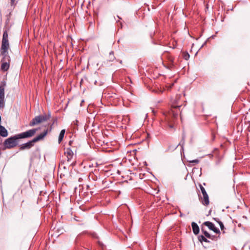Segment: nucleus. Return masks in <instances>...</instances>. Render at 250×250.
I'll return each instance as SVG.
<instances>
[{
	"instance_id": "nucleus-20",
	"label": "nucleus",
	"mask_w": 250,
	"mask_h": 250,
	"mask_svg": "<svg viewBox=\"0 0 250 250\" xmlns=\"http://www.w3.org/2000/svg\"><path fill=\"white\" fill-rule=\"evenodd\" d=\"M219 224L220 225L221 229L223 231V232H224V229H225V227H224L223 223L222 222H219Z\"/></svg>"
},
{
	"instance_id": "nucleus-3",
	"label": "nucleus",
	"mask_w": 250,
	"mask_h": 250,
	"mask_svg": "<svg viewBox=\"0 0 250 250\" xmlns=\"http://www.w3.org/2000/svg\"><path fill=\"white\" fill-rule=\"evenodd\" d=\"M171 109L168 111L167 116H170L173 119H176L178 117L179 113L180 111V108L182 106V103L180 101V96H176L174 99L171 101Z\"/></svg>"
},
{
	"instance_id": "nucleus-8",
	"label": "nucleus",
	"mask_w": 250,
	"mask_h": 250,
	"mask_svg": "<svg viewBox=\"0 0 250 250\" xmlns=\"http://www.w3.org/2000/svg\"><path fill=\"white\" fill-rule=\"evenodd\" d=\"M203 225L207 226L210 230H212L213 232L217 234H220V231L218 229L214 226V225L211 222L206 221L203 223Z\"/></svg>"
},
{
	"instance_id": "nucleus-10",
	"label": "nucleus",
	"mask_w": 250,
	"mask_h": 250,
	"mask_svg": "<svg viewBox=\"0 0 250 250\" xmlns=\"http://www.w3.org/2000/svg\"><path fill=\"white\" fill-rule=\"evenodd\" d=\"M64 154L67 157V161L68 162H70L72 160V159L73 157V155H74L73 152L72 151V150L70 148H67L66 149V151L64 152Z\"/></svg>"
},
{
	"instance_id": "nucleus-9",
	"label": "nucleus",
	"mask_w": 250,
	"mask_h": 250,
	"mask_svg": "<svg viewBox=\"0 0 250 250\" xmlns=\"http://www.w3.org/2000/svg\"><path fill=\"white\" fill-rule=\"evenodd\" d=\"M167 57L168 62L167 68L171 69L174 67V57L170 54H168Z\"/></svg>"
},
{
	"instance_id": "nucleus-7",
	"label": "nucleus",
	"mask_w": 250,
	"mask_h": 250,
	"mask_svg": "<svg viewBox=\"0 0 250 250\" xmlns=\"http://www.w3.org/2000/svg\"><path fill=\"white\" fill-rule=\"evenodd\" d=\"M6 86V83L2 82L0 84V108H2L5 105L4 101V89Z\"/></svg>"
},
{
	"instance_id": "nucleus-14",
	"label": "nucleus",
	"mask_w": 250,
	"mask_h": 250,
	"mask_svg": "<svg viewBox=\"0 0 250 250\" xmlns=\"http://www.w3.org/2000/svg\"><path fill=\"white\" fill-rule=\"evenodd\" d=\"M198 240L201 243H203V242L206 243H209V241L207 239L206 236L203 235H200L198 236Z\"/></svg>"
},
{
	"instance_id": "nucleus-25",
	"label": "nucleus",
	"mask_w": 250,
	"mask_h": 250,
	"mask_svg": "<svg viewBox=\"0 0 250 250\" xmlns=\"http://www.w3.org/2000/svg\"><path fill=\"white\" fill-rule=\"evenodd\" d=\"M112 55H113V51H111V52L110 53V54H109V55H110V56H111Z\"/></svg>"
},
{
	"instance_id": "nucleus-6",
	"label": "nucleus",
	"mask_w": 250,
	"mask_h": 250,
	"mask_svg": "<svg viewBox=\"0 0 250 250\" xmlns=\"http://www.w3.org/2000/svg\"><path fill=\"white\" fill-rule=\"evenodd\" d=\"M199 187L203 194V197L199 196V199L203 205L207 206L209 205V203L208 196L206 191L205 188L201 184H199Z\"/></svg>"
},
{
	"instance_id": "nucleus-17",
	"label": "nucleus",
	"mask_w": 250,
	"mask_h": 250,
	"mask_svg": "<svg viewBox=\"0 0 250 250\" xmlns=\"http://www.w3.org/2000/svg\"><path fill=\"white\" fill-rule=\"evenodd\" d=\"M189 163L190 164L191 166H193L195 164H197L199 163V160L198 159H195L193 160H190L188 161Z\"/></svg>"
},
{
	"instance_id": "nucleus-4",
	"label": "nucleus",
	"mask_w": 250,
	"mask_h": 250,
	"mask_svg": "<svg viewBox=\"0 0 250 250\" xmlns=\"http://www.w3.org/2000/svg\"><path fill=\"white\" fill-rule=\"evenodd\" d=\"M48 133V129H46L42 133H41L32 140L27 142L26 143L22 144L19 146V150L20 151L24 150L25 149H29L31 148L35 143L42 140Z\"/></svg>"
},
{
	"instance_id": "nucleus-19",
	"label": "nucleus",
	"mask_w": 250,
	"mask_h": 250,
	"mask_svg": "<svg viewBox=\"0 0 250 250\" xmlns=\"http://www.w3.org/2000/svg\"><path fill=\"white\" fill-rule=\"evenodd\" d=\"M183 57L186 60H188L189 58V55L187 52L184 53Z\"/></svg>"
},
{
	"instance_id": "nucleus-11",
	"label": "nucleus",
	"mask_w": 250,
	"mask_h": 250,
	"mask_svg": "<svg viewBox=\"0 0 250 250\" xmlns=\"http://www.w3.org/2000/svg\"><path fill=\"white\" fill-rule=\"evenodd\" d=\"M201 231L204 234L205 236L208 238L212 240L216 238L215 236L211 235L207 230H206L203 226H201Z\"/></svg>"
},
{
	"instance_id": "nucleus-15",
	"label": "nucleus",
	"mask_w": 250,
	"mask_h": 250,
	"mask_svg": "<svg viewBox=\"0 0 250 250\" xmlns=\"http://www.w3.org/2000/svg\"><path fill=\"white\" fill-rule=\"evenodd\" d=\"M65 132V129H62L61 131L60 134H59V139H58V142L59 144L61 143V142L62 141V139L64 137Z\"/></svg>"
},
{
	"instance_id": "nucleus-12",
	"label": "nucleus",
	"mask_w": 250,
	"mask_h": 250,
	"mask_svg": "<svg viewBox=\"0 0 250 250\" xmlns=\"http://www.w3.org/2000/svg\"><path fill=\"white\" fill-rule=\"evenodd\" d=\"M191 227L193 233L195 235H197L200 231V229L197 223L194 222L191 223Z\"/></svg>"
},
{
	"instance_id": "nucleus-13",
	"label": "nucleus",
	"mask_w": 250,
	"mask_h": 250,
	"mask_svg": "<svg viewBox=\"0 0 250 250\" xmlns=\"http://www.w3.org/2000/svg\"><path fill=\"white\" fill-rule=\"evenodd\" d=\"M0 135L2 137H5L8 135V132L6 129L2 125H0Z\"/></svg>"
},
{
	"instance_id": "nucleus-5",
	"label": "nucleus",
	"mask_w": 250,
	"mask_h": 250,
	"mask_svg": "<svg viewBox=\"0 0 250 250\" xmlns=\"http://www.w3.org/2000/svg\"><path fill=\"white\" fill-rule=\"evenodd\" d=\"M51 118L50 113H48L47 114L40 115L36 116L33 118L31 121L29 123V125L30 126H33L38 124H39L42 122L47 121Z\"/></svg>"
},
{
	"instance_id": "nucleus-1",
	"label": "nucleus",
	"mask_w": 250,
	"mask_h": 250,
	"mask_svg": "<svg viewBox=\"0 0 250 250\" xmlns=\"http://www.w3.org/2000/svg\"><path fill=\"white\" fill-rule=\"evenodd\" d=\"M9 48L8 32L7 30H5L3 33L0 51V54L2 57L1 60L0 69L4 72L7 71L10 67L11 60L10 57L8 55Z\"/></svg>"
},
{
	"instance_id": "nucleus-26",
	"label": "nucleus",
	"mask_w": 250,
	"mask_h": 250,
	"mask_svg": "<svg viewBox=\"0 0 250 250\" xmlns=\"http://www.w3.org/2000/svg\"><path fill=\"white\" fill-rule=\"evenodd\" d=\"M71 143H72V141H69V144L70 145H71Z\"/></svg>"
},
{
	"instance_id": "nucleus-22",
	"label": "nucleus",
	"mask_w": 250,
	"mask_h": 250,
	"mask_svg": "<svg viewBox=\"0 0 250 250\" xmlns=\"http://www.w3.org/2000/svg\"><path fill=\"white\" fill-rule=\"evenodd\" d=\"M92 237L93 238H98V236H97V235L96 234H92Z\"/></svg>"
},
{
	"instance_id": "nucleus-21",
	"label": "nucleus",
	"mask_w": 250,
	"mask_h": 250,
	"mask_svg": "<svg viewBox=\"0 0 250 250\" xmlns=\"http://www.w3.org/2000/svg\"><path fill=\"white\" fill-rule=\"evenodd\" d=\"M213 219L215 220L216 222H217L219 224V222H221L220 221L219 219L217 218H213Z\"/></svg>"
},
{
	"instance_id": "nucleus-16",
	"label": "nucleus",
	"mask_w": 250,
	"mask_h": 250,
	"mask_svg": "<svg viewBox=\"0 0 250 250\" xmlns=\"http://www.w3.org/2000/svg\"><path fill=\"white\" fill-rule=\"evenodd\" d=\"M178 146V144L169 145L167 147V151H172L175 150Z\"/></svg>"
},
{
	"instance_id": "nucleus-2",
	"label": "nucleus",
	"mask_w": 250,
	"mask_h": 250,
	"mask_svg": "<svg viewBox=\"0 0 250 250\" xmlns=\"http://www.w3.org/2000/svg\"><path fill=\"white\" fill-rule=\"evenodd\" d=\"M38 130V128L29 129L6 139L3 142L4 148H14L18 145L19 139L30 138L34 136Z\"/></svg>"
},
{
	"instance_id": "nucleus-18",
	"label": "nucleus",
	"mask_w": 250,
	"mask_h": 250,
	"mask_svg": "<svg viewBox=\"0 0 250 250\" xmlns=\"http://www.w3.org/2000/svg\"><path fill=\"white\" fill-rule=\"evenodd\" d=\"M10 4L11 6L14 8L16 5H17L18 1H16V0H10Z\"/></svg>"
},
{
	"instance_id": "nucleus-23",
	"label": "nucleus",
	"mask_w": 250,
	"mask_h": 250,
	"mask_svg": "<svg viewBox=\"0 0 250 250\" xmlns=\"http://www.w3.org/2000/svg\"><path fill=\"white\" fill-rule=\"evenodd\" d=\"M212 139L214 140L215 138V134L213 133H212Z\"/></svg>"
},
{
	"instance_id": "nucleus-24",
	"label": "nucleus",
	"mask_w": 250,
	"mask_h": 250,
	"mask_svg": "<svg viewBox=\"0 0 250 250\" xmlns=\"http://www.w3.org/2000/svg\"><path fill=\"white\" fill-rule=\"evenodd\" d=\"M168 126L171 128H172L173 127V125H169Z\"/></svg>"
}]
</instances>
